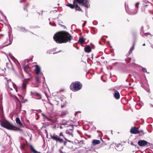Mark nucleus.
Here are the masks:
<instances>
[{
    "label": "nucleus",
    "mask_w": 153,
    "mask_h": 153,
    "mask_svg": "<svg viewBox=\"0 0 153 153\" xmlns=\"http://www.w3.org/2000/svg\"><path fill=\"white\" fill-rule=\"evenodd\" d=\"M53 39L57 43H62L70 41L72 39V37L67 32L62 31L55 34Z\"/></svg>",
    "instance_id": "f257e3e1"
},
{
    "label": "nucleus",
    "mask_w": 153,
    "mask_h": 153,
    "mask_svg": "<svg viewBox=\"0 0 153 153\" xmlns=\"http://www.w3.org/2000/svg\"><path fill=\"white\" fill-rule=\"evenodd\" d=\"M7 81L8 90L10 91V93L11 96L14 98H16V97L13 94L16 93L18 92L17 88L16 86L11 81L10 79L7 80Z\"/></svg>",
    "instance_id": "f03ea898"
},
{
    "label": "nucleus",
    "mask_w": 153,
    "mask_h": 153,
    "mask_svg": "<svg viewBox=\"0 0 153 153\" xmlns=\"http://www.w3.org/2000/svg\"><path fill=\"white\" fill-rule=\"evenodd\" d=\"M0 124L2 127L8 129L13 130V128L15 127L14 126L7 120L0 121Z\"/></svg>",
    "instance_id": "7ed1b4c3"
},
{
    "label": "nucleus",
    "mask_w": 153,
    "mask_h": 153,
    "mask_svg": "<svg viewBox=\"0 0 153 153\" xmlns=\"http://www.w3.org/2000/svg\"><path fill=\"white\" fill-rule=\"evenodd\" d=\"M70 88L71 89L74 91H77L81 88L82 85L78 82H73L71 85Z\"/></svg>",
    "instance_id": "20e7f679"
},
{
    "label": "nucleus",
    "mask_w": 153,
    "mask_h": 153,
    "mask_svg": "<svg viewBox=\"0 0 153 153\" xmlns=\"http://www.w3.org/2000/svg\"><path fill=\"white\" fill-rule=\"evenodd\" d=\"M76 2L87 8L90 7V4L87 0H74V4L77 3Z\"/></svg>",
    "instance_id": "39448f33"
},
{
    "label": "nucleus",
    "mask_w": 153,
    "mask_h": 153,
    "mask_svg": "<svg viewBox=\"0 0 153 153\" xmlns=\"http://www.w3.org/2000/svg\"><path fill=\"white\" fill-rule=\"evenodd\" d=\"M30 79H26L25 80L22 82V88L23 92L24 93L26 91V86L28 83V81Z\"/></svg>",
    "instance_id": "423d86ee"
},
{
    "label": "nucleus",
    "mask_w": 153,
    "mask_h": 153,
    "mask_svg": "<svg viewBox=\"0 0 153 153\" xmlns=\"http://www.w3.org/2000/svg\"><path fill=\"white\" fill-rule=\"evenodd\" d=\"M130 131L132 134H136L143 132V131L142 130H139L137 128L132 127L130 129Z\"/></svg>",
    "instance_id": "0eeeda50"
},
{
    "label": "nucleus",
    "mask_w": 153,
    "mask_h": 153,
    "mask_svg": "<svg viewBox=\"0 0 153 153\" xmlns=\"http://www.w3.org/2000/svg\"><path fill=\"white\" fill-rule=\"evenodd\" d=\"M138 145L141 146H148V144L149 145L150 143L145 140H140L138 142Z\"/></svg>",
    "instance_id": "6e6552de"
},
{
    "label": "nucleus",
    "mask_w": 153,
    "mask_h": 153,
    "mask_svg": "<svg viewBox=\"0 0 153 153\" xmlns=\"http://www.w3.org/2000/svg\"><path fill=\"white\" fill-rule=\"evenodd\" d=\"M52 138L54 140H56V141H58L60 143H62L63 142V140L62 139L60 138L57 136H53L52 137Z\"/></svg>",
    "instance_id": "1a4fd4ad"
},
{
    "label": "nucleus",
    "mask_w": 153,
    "mask_h": 153,
    "mask_svg": "<svg viewBox=\"0 0 153 153\" xmlns=\"http://www.w3.org/2000/svg\"><path fill=\"white\" fill-rule=\"evenodd\" d=\"M35 71L36 74L38 75L39 74H41L42 75V74L41 72V68L38 65L35 66Z\"/></svg>",
    "instance_id": "9d476101"
},
{
    "label": "nucleus",
    "mask_w": 153,
    "mask_h": 153,
    "mask_svg": "<svg viewBox=\"0 0 153 153\" xmlns=\"http://www.w3.org/2000/svg\"><path fill=\"white\" fill-rule=\"evenodd\" d=\"M30 151L33 153H40V152L36 150L32 145H30Z\"/></svg>",
    "instance_id": "9b49d317"
},
{
    "label": "nucleus",
    "mask_w": 153,
    "mask_h": 153,
    "mask_svg": "<svg viewBox=\"0 0 153 153\" xmlns=\"http://www.w3.org/2000/svg\"><path fill=\"white\" fill-rule=\"evenodd\" d=\"M16 123L21 126H23V125L21 122L19 118L18 117L16 118Z\"/></svg>",
    "instance_id": "f8f14e48"
},
{
    "label": "nucleus",
    "mask_w": 153,
    "mask_h": 153,
    "mask_svg": "<svg viewBox=\"0 0 153 153\" xmlns=\"http://www.w3.org/2000/svg\"><path fill=\"white\" fill-rule=\"evenodd\" d=\"M100 140H94L92 141V144L94 146L99 144L100 143Z\"/></svg>",
    "instance_id": "ddd939ff"
},
{
    "label": "nucleus",
    "mask_w": 153,
    "mask_h": 153,
    "mask_svg": "<svg viewBox=\"0 0 153 153\" xmlns=\"http://www.w3.org/2000/svg\"><path fill=\"white\" fill-rule=\"evenodd\" d=\"M114 97L116 99H118L120 97V95L118 91H116L114 94Z\"/></svg>",
    "instance_id": "4468645a"
},
{
    "label": "nucleus",
    "mask_w": 153,
    "mask_h": 153,
    "mask_svg": "<svg viewBox=\"0 0 153 153\" xmlns=\"http://www.w3.org/2000/svg\"><path fill=\"white\" fill-rule=\"evenodd\" d=\"M84 50L87 53H89L91 51L90 47L89 46H87V47H85L84 48Z\"/></svg>",
    "instance_id": "2eb2a0df"
},
{
    "label": "nucleus",
    "mask_w": 153,
    "mask_h": 153,
    "mask_svg": "<svg viewBox=\"0 0 153 153\" xmlns=\"http://www.w3.org/2000/svg\"><path fill=\"white\" fill-rule=\"evenodd\" d=\"M75 5V7L76 8V10L78 11H81L82 9L78 6L77 3H75V4H74Z\"/></svg>",
    "instance_id": "dca6fc26"
},
{
    "label": "nucleus",
    "mask_w": 153,
    "mask_h": 153,
    "mask_svg": "<svg viewBox=\"0 0 153 153\" xmlns=\"http://www.w3.org/2000/svg\"><path fill=\"white\" fill-rule=\"evenodd\" d=\"M67 6L70 7L71 9H73L74 8L75 5L73 4H69L67 5Z\"/></svg>",
    "instance_id": "f3484780"
},
{
    "label": "nucleus",
    "mask_w": 153,
    "mask_h": 153,
    "mask_svg": "<svg viewBox=\"0 0 153 153\" xmlns=\"http://www.w3.org/2000/svg\"><path fill=\"white\" fill-rule=\"evenodd\" d=\"M36 79L37 82L39 83L40 82V78L38 76L36 77Z\"/></svg>",
    "instance_id": "a211bd4d"
},
{
    "label": "nucleus",
    "mask_w": 153,
    "mask_h": 153,
    "mask_svg": "<svg viewBox=\"0 0 153 153\" xmlns=\"http://www.w3.org/2000/svg\"><path fill=\"white\" fill-rule=\"evenodd\" d=\"M67 113H68L67 111H63L62 112L61 115L62 116H63L65 115Z\"/></svg>",
    "instance_id": "6ab92c4d"
},
{
    "label": "nucleus",
    "mask_w": 153,
    "mask_h": 153,
    "mask_svg": "<svg viewBox=\"0 0 153 153\" xmlns=\"http://www.w3.org/2000/svg\"><path fill=\"white\" fill-rule=\"evenodd\" d=\"M79 41L81 43H82L85 41L84 39L83 38H80L79 39Z\"/></svg>",
    "instance_id": "aec40b11"
},
{
    "label": "nucleus",
    "mask_w": 153,
    "mask_h": 153,
    "mask_svg": "<svg viewBox=\"0 0 153 153\" xmlns=\"http://www.w3.org/2000/svg\"><path fill=\"white\" fill-rule=\"evenodd\" d=\"M134 49V45L132 46L130 49L129 52H131Z\"/></svg>",
    "instance_id": "412c9836"
},
{
    "label": "nucleus",
    "mask_w": 153,
    "mask_h": 153,
    "mask_svg": "<svg viewBox=\"0 0 153 153\" xmlns=\"http://www.w3.org/2000/svg\"><path fill=\"white\" fill-rule=\"evenodd\" d=\"M139 4V2L137 3L135 5L136 7L137 8H138Z\"/></svg>",
    "instance_id": "4be33fe9"
},
{
    "label": "nucleus",
    "mask_w": 153,
    "mask_h": 153,
    "mask_svg": "<svg viewBox=\"0 0 153 153\" xmlns=\"http://www.w3.org/2000/svg\"><path fill=\"white\" fill-rule=\"evenodd\" d=\"M27 100L26 99L21 100V102L22 103H25V102H27Z\"/></svg>",
    "instance_id": "5701e85b"
},
{
    "label": "nucleus",
    "mask_w": 153,
    "mask_h": 153,
    "mask_svg": "<svg viewBox=\"0 0 153 153\" xmlns=\"http://www.w3.org/2000/svg\"><path fill=\"white\" fill-rule=\"evenodd\" d=\"M27 68H28V67H26V68H24V70L27 73H28V71L26 70V69Z\"/></svg>",
    "instance_id": "b1692460"
},
{
    "label": "nucleus",
    "mask_w": 153,
    "mask_h": 153,
    "mask_svg": "<svg viewBox=\"0 0 153 153\" xmlns=\"http://www.w3.org/2000/svg\"><path fill=\"white\" fill-rule=\"evenodd\" d=\"M142 70L143 72L147 73L146 70V68H143Z\"/></svg>",
    "instance_id": "393cba45"
},
{
    "label": "nucleus",
    "mask_w": 153,
    "mask_h": 153,
    "mask_svg": "<svg viewBox=\"0 0 153 153\" xmlns=\"http://www.w3.org/2000/svg\"><path fill=\"white\" fill-rule=\"evenodd\" d=\"M59 136H62L63 137H64V135H63V134L62 132H61L60 133Z\"/></svg>",
    "instance_id": "a878e982"
},
{
    "label": "nucleus",
    "mask_w": 153,
    "mask_h": 153,
    "mask_svg": "<svg viewBox=\"0 0 153 153\" xmlns=\"http://www.w3.org/2000/svg\"><path fill=\"white\" fill-rule=\"evenodd\" d=\"M20 147L21 149H24V145H21Z\"/></svg>",
    "instance_id": "bb28decb"
},
{
    "label": "nucleus",
    "mask_w": 153,
    "mask_h": 153,
    "mask_svg": "<svg viewBox=\"0 0 153 153\" xmlns=\"http://www.w3.org/2000/svg\"><path fill=\"white\" fill-rule=\"evenodd\" d=\"M27 0H21L20 1V2H24L26 1Z\"/></svg>",
    "instance_id": "cd10ccee"
},
{
    "label": "nucleus",
    "mask_w": 153,
    "mask_h": 153,
    "mask_svg": "<svg viewBox=\"0 0 153 153\" xmlns=\"http://www.w3.org/2000/svg\"><path fill=\"white\" fill-rule=\"evenodd\" d=\"M59 152L60 153H65V152H63L62 151H61V150H59Z\"/></svg>",
    "instance_id": "c85d7f7f"
},
{
    "label": "nucleus",
    "mask_w": 153,
    "mask_h": 153,
    "mask_svg": "<svg viewBox=\"0 0 153 153\" xmlns=\"http://www.w3.org/2000/svg\"><path fill=\"white\" fill-rule=\"evenodd\" d=\"M9 56L11 58H12L13 57V56H12L11 54V53H9Z\"/></svg>",
    "instance_id": "c756f323"
},
{
    "label": "nucleus",
    "mask_w": 153,
    "mask_h": 153,
    "mask_svg": "<svg viewBox=\"0 0 153 153\" xmlns=\"http://www.w3.org/2000/svg\"><path fill=\"white\" fill-rule=\"evenodd\" d=\"M86 23V21H85V22H84V24H83V27H84L85 26V24Z\"/></svg>",
    "instance_id": "7c9ffc66"
},
{
    "label": "nucleus",
    "mask_w": 153,
    "mask_h": 153,
    "mask_svg": "<svg viewBox=\"0 0 153 153\" xmlns=\"http://www.w3.org/2000/svg\"><path fill=\"white\" fill-rule=\"evenodd\" d=\"M76 112L75 113V114L76 115L77 113H79V112Z\"/></svg>",
    "instance_id": "2f4dec72"
},
{
    "label": "nucleus",
    "mask_w": 153,
    "mask_h": 153,
    "mask_svg": "<svg viewBox=\"0 0 153 153\" xmlns=\"http://www.w3.org/2000/svg\"><path fill=\"white\" fill-rule=\"evenodd\" d=\"M56 102H57V103L56 104V105H58V101H56Z\"/></svg>",
    "instance_id": "473e14b6"
},
{
    "label": "nucleus",
    "mask_w": 153,
    "mask_h": 153,
    "mask_svg": "<svg viewBox=\"0 0 153 153\" xmlns=\"http://www.w3.org/2000/svg\"><path fill=\"white\" fill-rule=\"evenodd\" d=\"M144 8V7H142V9H143Z\"/></svg>",
    "instance_id": "72a5a7b5"
},
{
    "label": "nucleus",
    "mask_w": 153,
    "mask_h": 153,
    "mask_svg": "<svg viewBox=\"0 0 153 153\" xmlns=\"http://www.w3.org/2000/svg\"><path fill=\"white\" fill-rule=\"evenodd\" d=\"M143 46H145V44L144 43V44H143Z\"/></svg>",
    "instance_id": "f704fd0d"
},
{
    "label": "nucleus",
    "mask_w": 153,
    "mask_h": 153,
    "mask_svg": "<svg viewBox=\"0 0 153 153\" xmlns=\"http://www.w3.org/2000/svg\"><path fill=\"white\" fill-rule=\"evenodd\" d=\"M22 29H23V30L24 31L25 29V28H23Z\"/></svg>",
    "instance_id": "c9c22d12"
},
{
    "label": "nucleus",
    "mask_w": 153,
    "mask_h": 153,
    "mask_svg": "<svg viewBox=\"0 0 153 153\" xmlns=\"http://www.w3.org/2000/svg\"><path fill=\"white\" fill-rule=\"evenodd\" d=\"M42 115L44 116H45V115L44 114H42Z\"/></svg>",
    "instance_id": "e433bc0d"
},
{
    "label": "nucleus",
    "mask_w": 153,
    "mask_h": 153,
    "mask_svg": "<svg viewBox=\"0 0 153 153\" xmlns=\"http://www.w3.org/2000/svg\"><path fill=\"white\" fill-rule=\"evenodd\" d=\"M37 95H38V96H40V95H39V94H37Z\"/></svg>",
    "instance_id": "4c0bfd02"
},
{
    "label": "nucleus",
    "mask_w": 153,
    "mask_h": 153,
    "mask_svg": "<svg viewBox=\"0 0 153 153\" xmlns=\"http://www.w3.org/2000/svg\"><path fill=\"white\" fill-rule=\"evenodd\" d=\"M63 107V106L62 105V106H61V107H62H62Z\"/></svg>",
    "instance_id": "58836bf2"
},
{
    "label": "nucleus",
    "mask_w": 153,
    "mask_h": 153,
    "mask_svg": "<svg viewBox=\"0 0 153 153\" xmlns=\"http://www.w3.org/2000/svg\"><path fill=\"white\" fill-rule=\"evenodd\" d=\"M49 103H50L51 104V105H52V103H51L50 102H49Z\"/></svg>",
    "instance_id": "ea45409f"
},
{
    "label": "nucleus",
    "mask_w": 153,
    "mask_h": 153,
    "mask_svg": "<svg viewBox=\"0 0 153 153\" xmlns=\"http://www.w3.org/2000/svg\"><path fill=\"white\" fill-rule=\"evenodd\" d=\"M148 6V5H146L145 6V7H146V6Z\"/></svg>",
    "instance_id": "a19ab883"
},
{
    "label": "nucleus",
    "mask_w": 153,
    "mask_h": 153,
    "mask_svg": "<svg viewBox=\"0 0 153 153\" xmlns=\"http://www.w3.org/2000/svg\"><path fill=\"white\" fill-rule=\"evenodd\" d=\"M51 22H50V24H51Z\"/></svg>",
    "instance_id": "79ce46f5"
},
{
    "label": "nucleus",
    "mask_w": 153,
    "mask_h": 153,
    "mask_svg": "<svg viewBox=\"0 0 153 153\" xmlns=\"http://www.w3.org/2000/svg\"><path fill=\"white\" fill-rule=\"evenodd\" d=\"M102 76L101 77V79H102Z\"/></svg>",
    "instance_id": "37998d69"
},
{
    "label": "nucleus",
    "mask_w": 153,
    "mask_h": 153,
    "mask_svg": "<svg viewBox=\"0 0 153 153\" xmlns=\"http://www.w3.org/2000/svg\"><path fill=\"white\" fill-rule=\"evenodd\" d=\"M43 78H44V79H45V77H43Z\"/></svg>",
    "instance_id": "c03bdc74"
}]
</instances>
